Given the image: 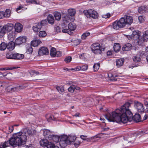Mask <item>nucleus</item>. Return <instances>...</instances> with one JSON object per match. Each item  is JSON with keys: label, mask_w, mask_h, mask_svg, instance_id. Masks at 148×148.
<instances>
[{"label": "nucleus", "mask_w": 148, "mask_h": 148, "mask_svg": "<svg viewBox=\"0 0 148 148\" xmlns=\"http://www.w3.org/2000/svg\"><path fill=\"white\" fill-rule=\"evenodd\" d=\"M100 45L98 43H94L91 46L92 52L95 54H100L101 53Z\"/></svg>", "instance_id": "obj_7"}, {"label": "nucleus", "mask_w": 148, "mask_h": 148, "mask_svg": "<svg viewBox=\"0 0 148 148\" xmlns=\"http://www.w3.org/2000/svg\"><path fill=\"white\" fill-rule=\"evenodd\" d=\"M55 31L57 33L60 32V28L59 26H56L55 27Z\"/></svg>", "instance_id": "obj_53"}, {"label": "nucleus", "mask_w": 148, "mask_h": 148, "mask_svg": "<svg viewBox=\"0 0 148 148\" xmlns=\"http://www.w3.org/2000/svg\"><path fill=\"white\" fill-rule=\"evenodd\" d=\"M56 89L60 93L63 92L64 91V87L62 86H57L56 87Z\"/></svg>", "instance_id": "obj_38"}, {"label": "nucleus", "mask_w": 148, "mask_h": 148, "mask_svg": "<svg viewBox=\"0 0 148 148\" xmlns=\"http://www.w3.org/2000/svg\"><path fill=\"white\" fill-rule=\"evenodd\" d=\"M75 70L76 71H78L80 70H81V66H78L75 69Z\"/></svg>", "instance_id": "obj_60"}, {"label": "nucleus", "mask_w": 148, "mask_h": 148, "mask_svg": "<svg viewBox=\"0 0 148 148\" xmlns=\"http://www.w3.org/2000/svg\"><path fill=\"white\" fill-rule=\"evenodd\" d=\"M56 49L54 48H52L50 50V54L51 56L55 57L56 56Z\"/></svg>", "instance_id": "obj_33"}, {"label": "nucleus", "mask_w": 148, "mask_h": 148, "mask_svg": "<svg viewBox=\"0 0 148 148\" xmlns=\"http://www.w3.org/2000/svg\"><path fill=\"white\" fill-rule=\"evenodd\" d=\"M112 54V52L111 51H108L107 52V54L108 55H111Z\"/></svg>", "instance_id": "obj_64"}, {"label": "nucleus", "mask_w": 148, "mask_h": 148, "mask_svg": "<svg viewBox=\"0 0 148 148\" xmlns=\"http://www.w3.org/2000/svg\"><path fill=\"white\" fill-rule=\"evenodd\" d=\"M81 70L84 71H85L88 69V66L87 64H85L81 66Z\"/></svg>", "instance_id": "obj_44"}, {"label": "nucleus", "mask_w": 148, "mask_h": 148, "mask_svg": "<svg viewBox=\"0 0 148 148\" xmlns=\"http://www.w3.org/2000/svg\"><path fill=\"white\" fill-rule=\"evenodd\" d=\"M9 131L10 132H12L14 130L13 126H11L9 127Z\"/></svg>", "instance_id": "obj_58"}, {"label": "nucleus", "mask_w": 148, "mask_h": 148, "mask_svg": "<svg viewBox=\"0 0 148 148\" xmlns=\"http://www.w3.org/2000/svg\"><path fill=\"white\" fill-rule=\"evenodd\" d=\"M132 45L130 43H127L124 45L122 48L123 51H128L131 49Z\"/></svg>", "instance_id": "obj_21"}, {"label": "nucleus", "mask_w": 148, "mask_h": 148, "mask_svg": "<svg viewBox=\"0 0 148 148\" xmlns=\"http://www.w3.org/2000/svg\"><path fill=\"white\" fill-rule=\"evenodd\" d=\"M143 37L145 40H146V41L148 40V31H146L144 32Z\"/></svg>", "instance_id": "obj_37"}, {"label": "nucleus", "mask_w": 148, "mask_h": 148, "mask_svg": "<svg viewBox=\"0 0 148 148\" xmlns=\"http://www.w3.org/2000/svg\"><path fill=\"white\" fill-rule=\"evenodd\" d=\"M72 58L71 57L68 56L66 57L64 59V61L66 63H69L71 60Z\"/></svg>", "instance_id": "obj_46"}, {"label": "nucleus", "mask_w": 148, "mask_h": 148, "mask_svg": "<svg viewBox=\"0 0 148 148\" xmlns=\"http://www.w3.org/2000/svg\"><path fill=\"white\" fill-rule=\"evenodd\" d=\"M47 20L48 23L51 24H53L54 22V20L53 16L49 14L47 16Z\"/></svg>", "instance_id": "obj_27"}, {"label": "nucleus", "mask_w": 148, "mask_h": 148, "mask_svg": "<svg viewBox=\"0 0 148 148\" xmlns=\"http://www.w3.org/2000/svg\"><path fill=\"white\" fill-rule=\"evenodd\" d=\"M9 143V142L8 141L2 142L0 145V146L2 148H5L8 146Z\"/></svg>", "instance_id": "obj_34"}, {"label": "nucleus", "mask_w": 148, "mask_h": 148, "mask_svg": "<svg viewBox=\"0 0 148 148\" xmlns=\"http://www.w3.org/2000/svg\"><path fill=\"white\" fill-rule=\"evenodd\" d=\"M110 16V13H107L106 14H104L102 15V17L105 18H109Z\"/></svg>", "instance_id": "obj_50"}, {"label": "nucleus", "mask_w": 148, "mask_h": 148, "mask_svg": "<svg viewBox=\"0 0 148 148\" xmlns=\"http://www.w3.org/2000/svg\"><path fill=\"white\" fill-rule=\"evenodd\" d=\"M51 143L49 142L46 139H43L40 141V144L41 146L44 147H46L47 148H51Z\"/></svg>", "instance_id": "obj_12"}, {"label": "nucleus", "mask_w": 148, "mask_h": 148, "mask_svg": "<svg viewBox=\"0 0 148 148\" xmlns=\"http://www.w3.org/2000/svg\"><path fill=\"white\" fill-rule=\"evenodd\" d=\"M147 132H146V131H145L144 130H141V131H140L138 133V135H142L143 134H147Z\"/></svg>", "instance_id": "obj_52"}, {"label": "nucleus", "mask_w": 148, "mask_h": 148, "mask_svg": "<svg viewBox=\"0 0 148 148\" xmlns=\"http://www.w3.org/2000/svg\"><path fill=\"white\" fill-rule=\"evenodd\" d=\"M13 25L8 23L3 26L0 25V38H2L6 33L10 32L13 29Z\"/></svg>", "instance_id": "obj_5"}, {"label": "nucleus", "mask_w": 148, "mask_h": 148, "mask_svg": "<svg viewBox=\"0 0 148 148\" xmlns=\"http://www.w3.org/2000/svg\"><path fill=\"white\" fill-rule=\"evenodd\" d=\"M70 21V18L67 15L65 16L64 18L63 19V23L62 24L61 26L63 29H64L66 27V24L69 23Z\"/></svg>", "instance_id": "obj_16"}, {"label": "nucleus", "mask_w": 148, "mask_h": 148, "mask_svg": "<svg viewBox=\"0 0 148 148\" xmlns=\"http://www.w3.org/2000/svg\"><path fill=\"white\" fill-rule=\"evenodd\" d=\"M24 57V56L23 54L17 53H14V59H22Z\"/></svg>", "instance_id": "obj_26"}, {"label": "nucleus", "mask_w": 148, "mask_h": 148, "mask_svg": "<svg viewBox=\"0 0 148 148\" xmlns=\"http://www.w3.org/2000/svg\"><path fill=\"white\" fill-rule=\"evenodd\" d=\"M134 106L138 113H142L144 112L143 105L141 103L137 101H135Z\"/></svg>", "instance_id": "obj_9"}, {"label": "nucleus", "mask_w": 148, "mask_h": 148, "mask_svg": "<svg viewBox=\"0 0 148 148\" xmlns=\"http://www.w3.org/2000/svg\"><path fill=\"white\" fill-rule=\"evenodd\" d=\"M147 11H148V8L144 6L139 7L138 9V12L140 13H144Z\"/></svg>", "instance_id": "obj_23"}, {"label": "nucleus", "mask_w": 148, "mask_h": 148, "mask_svg": "<svg viewBox=\"0 0 148 148\" xmlns=\"http://www.w3.org/2000/svg\"><path fill=\"white\" fill-rule=\"evenodd\" d=\"M23 8V7L21 6V5H19L18 6V7L16 9V11H18L19 10H21V9L22 8Z\"/></svg>", "instance_id": "obj_62"}, {"label": "nucleus", "mask_w": 148, "mask_h": 148, "mask_svg": "<svg viewBox=\"0 0 148 148\" xmlns=\"http://www.w3.org/2000/svg\"><path fill=\"white\" fill-rule=\"evenodd\" d=\"M6 74H3L2 73L0 72V77H2L3 76H6Z\"/></svg>", "instance_id": "obj_63"}, {"label": "nucleus", "mask_w": 148, "mask_h": 148, "mask_svg": "<svg viewBox=\"0 0 148 148\" xmlns=\"http://www.w3.org/2000/svg\"><path fill=\"white\" fill-rule=\"evenodd\" d=\"M90 33L89 32H86L84 33L82 36V38L83 39H85L86 37L89 36Z\"/></svg>", "instance_id": "obj_43"}, {"label": "nucleus", "mask_w": 148, "mask_h": 148, "mask_svg": "<svg viewBox=\"0 0 148 148\" xmlns=\"http://www.w3.org/2000/svg\"><path fill=\"white\" fill-rule=\"evenodd\" d=\"M76 13L75 10L73 9H69L68 10L69 15L71 16H74Z\"/></svg>", "instance_id": "obj_30"}, {"label": "nucleus", "mask_w": 148, "mask_h": 148, "mask_svg": "<svg viewBox=\"0 0 148 148\" xmlns=\"http://www.w3.org/2000/svg\"><path fill=\"white\" fill-rule=\"evenodd\" d=\"M42 131L43 133V134L44 136H45V137H48L49 139V136H50V135H51V132L49 130L46 129L43 130H42Z\"/></svg>", "instance_id": "obj_25"}, {"label": "nucleus", "mask_w": 148, "mask_h": 148, "mask_svg": "<svg viewBox=\"0 0 148 148\" xmlns=\"http://www.w3.org/2000/svg\"><path fill=\"white\" fill-rule=\"evenodd\" d=\"M140 33V32L138 31H133L132 34L131 35V37L135 35H136L137 34H139Z\"/></svg>", "instance_id": "obj_49"}, {"label": "nucleus", "mask_w": 148, "mask_h": 148, "mask_svg": "<svg viewBox=\"0 0 148 148\" xmlns=\"http://www.w3.org/2000/svg\"><path fill=\"white\" fill-rule=\"evenodd\" d=\"M132 22V17L129 16H125L124 17L121 18L119 20L115 21L113 23V27L114 29L118 30L124 27L127 24L131 25Z\"/></svg>", "instance_id": "obj_3"}, {"label": "nucleus", "mask_w": 148, "mask_h": 148, "mask_svg": "<svg viewBox=\"0 0 148 148\" xmlns=\"http://www.w3.org/2000/svg\"><path fill=\"white\" fill-rule=\"evenodd\" d=\"M39 35L40 37H43L46 36L47 34L45 31H42L39 32Z\"/></svg>", "instance_id": "obj_39"}, {"label": "nucleus", "mask_w": 148, "mask_h": 148, "mask_svg": "<svg viewBox=\"0 0 148 148\" xmlns=\"http://www.w3.org/2000/svg\"><path fill=\"white\" fill-rule=\"evenodd\" d=\"M28 132H27V133H26V134H25L26 137L25 140H24L25 142L23 143H21V144L19 145V148H29V147L27 145H25V144L26 143L27 138L29 136H32L33 135V133L32 131L30 129H28Z\"/></svg>", "instance_id": "obj_10"}, {"label": "nucleus", "mask_w": 148, "mask_h": 148, "mask_svg": "<svg viewBox=\"0 0 148 148\" xmlns=\"http://www.w3.org/2000/svg\"><path fill=\"white\" fill-rule=\"evenodd\" d=\"M28 128L23 129V132H20L14 134L13 137L9 140V142L12 146L18 145L19 146L21 143L25 142L26 136L25 134L28 132Z\"/></svg>", "instance_id": "obj_2"}, {"label": "nucleus", "mask_w": 148, "mask_h": 148, "mask_svg": "<svg viewBox=\"0 0 148 148\" xmlns=\"http://www.w3.org/2000/svg\"><path fill=\"white\" fill-rule=\"evenodd\" d=\"M28 3H34L35 4H38L39 3V2H37V1L35 0L29 1H28Z\"/></svg>", "instance_id": "obj_54"}, {"label": "nucleus", "mask_w": 148, "mask_h": 148, "mask_svg": "<svg viewBox=\"0 0 148 148\" xmlns=\"http://www.w3.org/2000/svg\"><path fill=\"white\" fill-rule=\"evenodd\" d=\"M54 15L56 20L58 21L61 19V15L60 13L58 12H55L54 13Z\"/></svg>", "instance_id": "obj_28"}, {"label": "nucleus", "mask_w": 148, "mask_h": 148, "mask_svg": "<svg viewBox=\"0 0 148 148\" xmlns=\"http://www.w3.org/2000/svg\"><path fill=\"white\" fill-rule=\"evenodd\" d=\"M145 41H146V40H145L143 37H142L141 38H140L138 39V43L139 45H141L142 43Z\"/></svg>", "instance_id": "obj_42"}, {"label": "nucleus", "mask_w": 148, "mask_h": 148, "mask_svg": "<svg viewBox=\"0 0 148 148\" xmlns=\"http://www.w3.org/2000/svg\"><path fill=\"white\" fill-rule=\"evenodd\" d=\"M124 60L123 58L116 59V65L118 68L120 67L123 65Z\"/></svg>", "instance_id": "obj_17"}, {"label": "nucleus", "mask_w": 148, "mask_h": 148, "mask_svg": "<svg viewBox=\"0 0 148 148\" xmlns=\"http://www.w3.org/2000/svg\"><path fill=\"white\" fill-rule=\"evenodd\" d=\"M7 48V44L4 42H2L0 44V50H4Z\"/></svg>", "instance_id": "obj_32"}, {"label": "nucleus", "mask_w": 148, "mask_h": 148, "mask_svg": "<svg viewBox=\"0 0 148 148\" xmlns=\"http://www.w3.org/2000/svg\"><path fill=\"white\" fill-rule=\"evenodd\" d=\"M33 29L35 32H38L40 30L41 28V26L40 25V23H36L33 27Z\"/></svg>", "instance_id": "obj_18"}, {"label": "nucleus", "mask_w": 148, "mask_h": 148, "mask_svg": "<svg viewBox=\"0 0 148 148\" xmlns=\"http://www.w3.org/2000/svg\"><path fill=\"white\" fill-rule=\"evenodd\" d=\"M121 48L119 44L118 43H115L114 46V51L116 52L119 51Z\"/></svg>", "instance_id": "obj_29"}, {"label": "nucleus", "mask_w": 148, "mask_h": 148, "mask_svg": "<svg viewBox=\"0 0 148 148\" xmlns=\"http://www.w3.org/2000/svg\"><path fill=\"white\" fill-rule=\"evenodd\" d=\"M68 29H66L62 30V32L68 33L70 31L74 30L76 28V26L74 23H70L68 25Z\"/></svg>", "instance_id": "obj_11"}, {"label": "nucleus", "mask_w": 148, "mask_h": 148, "mask_svg": "<svg viewBox=\"0 0 148 148\" xmlns=\"http://www.w3.org/2000/svg\"><path fill=\"white\" fill-rule=\"evenodd\" d=\"M80 137L82 139L85 140H86V138L87 137V136L82 135L80 136Z\"/></svg>", "instance_id": "obj_59"}, {"label": "nucleus", "mask_w": 148, "mask_h": 148, "mask_svg": "<svg viewBox=\"0 0 148 148\" xmlns=\"http://www.w3.org/2000/svg\"><path fill=\"white\" fill-rule=\"evenodd\" d=\"M4 12H0V19H2L4 17Z\"/></svg>", "instance_id": "obj_56"}, {"label": "nucleus", "mask_w": 148, "mask_h": 148, "mask_svg": "<svg viewBox=\"0 0 148 148\" xmlns=\"http://www.w3.org/2000/svg\"><path fill=\"white\" fill-rule=\"evenodd\" d=\"M84 14L87 18L91 17L94 19L97 18L98 17V14L95 10L91 9L87 10H85L84 11Z\"/></svg>", "instance_id": "obj_6"}, {"label": "nucleus", "mask_w": 148, "mask_h": 148, "mask_svg": "<svg viewBox=\"0 0 148 148\" xmlns=\"http://www.w3.org/2000/svg\"><path fill=\"white\" fill-rule=\"evenodd\" d=\"M140 33L137 34L136 35H135L134 36H132L131 37V38H132L134 40H136L137 39H138L139 37L140 36Z\"/></svg>", "instance_id": "obj_45"}, {"label": "nucleus", "mask_w": 148, "mask_h": 148, "mask_svg": "<svg viewBox=\"0 0 148 148\" xmlns=\"http://www.w3.org/2000/svg\"><path fill=\"white\" fill-rule=\"evenodd\" d=\"M68 90L69 92L71 93H73L74 92V86H71L68 88Z\"/></svg>", "instance_id": "obj_47"}, {"label": "nucleus", "mask_w": 148, "mask_h": 148, "mask_svg": "<svg viewBox=\"0 0 148 148\" xmlns=\"http://www.w3.org/2000/svg\"><path fill=\"white\" fill-rule=\"evenodd\" d=\"M46 117L47 120L49 122L51 120H54V117L52 115L49 114Z\"/></svg>", "instance_id": "obj_41"}, {"label": "nucleus", "mask_w": 148, "mask_h": 148, "mask_svg": "<svg viewBox=\"0 0 148 148\" xmlns=\"http://www.w3.org/2000/svg\"><path fill=\"white\" fill-rule=\"evenodd\" d=\"M14 53H8L6 54V58L9 59H14Z\"/></svg>", "instance_id": "obj_36"}, {"label": "nucleus", "mask_w": 148, "mask_h": 148, "mask_svg": "<svg viewBox=\"0 0 148 148\" xmlns=\"http://www.w3.org/2000/svg\"><path fill=\"white\" fill-rule=\"evenodd\" d=\"M56 56L57 57H60L62 55V53L61 51H56Z\"/></svg>", "instance_id": "obj_48"}, {"label": "nucleus", "mask_w": 148, "mask_h": 148, "mask_svg": "<svg viewBox=\"0 0 148 148\" xmlns=\"http://www.w3.org/2000/svg\"><path fill=\"white\" fill-rule=\"evenodd\" d=\"M40 24V25L41 26V28L42 29H46L47 27V20L45 19L42 21Z\"/></svg>", "instance_id": "obj_22"}, {"label": "nucleus", "mask_w": 148, "mask_h": 148, "mask_svg": "<svg viewBox=\"0 0 148 148\" xmlns=\"http://www.w3.org/2000/svg\"><path fill=\"white\" fill-rule=\"evenodd\" d=\"M100 66V63H99L95 64L93 66L94 71H97L99 69Z\"/></svg>", "instance_id": "obj_31"}, {"label": "nucleus", "mask_w": 148, "mask_h": 148, "mask_svg": "<svg viewBox=\"0 0 148 148\" xmlns=\"http://www.w3.org/2000/svg\"><path fill=\"white\" fill-rule=\"evenodd\" d=\"M7 49L9 51L12 50L15 47V43L12 41L9 42L7 45Z\"/></svg>", "instance_id": "obj_19"}, {"label": "nucleus", "mask_w": 148, "mask_h": 148, "mask_svg": "<svg viewBox=\"0 0 148 148\" xmlns=\"http://www.w3.org/2000/svg\"><path fill=\"white\" fill-rule=\"evenodd\" d=\"M97 138V135L95 136H94L92 137H91V138H88V140H90L91 139H95V138Z\"/></svg>", "instance_id": "obj_61"}, {"label": "nucleus", "mask_w": 148, "mask_h": 148, "mask_svg": "<svg viewBox=\"0 0 148 148\" xmlns=\"http://www.w3.org/2000/svg\"><path fill=\"white\" fill-rule=\"evenodd\" d=\"M23 28V25L19 23H16L14 26V28L15 31L18 32H20L22 30Z\"/></svg>", "instance_id": "obj_15"}, {"label": "nucleus", "mask_w": 148, "mask_h": 148, "mask_svg": "<svg viewBox=\"0 0 148 148\" xmlns=\"http://www.w3.org/2000/svg\"><path fill=\"white\" fill-rule=\"evenodd\" d=\"M41 43L39 40H35L32 41L31 42V45L34 47H36Z\"/></svg>", "instance_id": "obj_24"}, {"label": "nucleus", "mask_w": 148, "mask_h": 148, "mask_svg": "<svg viewBox=\"0 0 148 148\" xmlns=\"http://www.w3.org/2000/svg\"><path fill=\"white\" fill-rule=\"evenodd\" d=\"M133 60L134 62H139L141 61V59L139 56H134L133 58Z\"/></svg>", "instance_id": "obj_40"}, {"label": "nucleus", "mask_w": 148, "mask_h": 148, "mask_svg": "<svg viewBox=\"0 0 148 148\" xmlns=\"http://www.w3.org/2000/svg\"><path fill=\"white\" fill-rule=\"evenodd\" d=\"M146 114L144 116V120H145L147 119L148 118V108L147 110H146Z\"/></svg>", "instance_id": "obj_55"}, {"label": "nucleus", "mask_w": 148, "mask_h": 148, "mask_svg": "<svg viewBox=\"0 0 148 148\" xmlns=\"http://www.w3.org/2000/svg\"><path fill=\"white\" fill-rule=\"evenodd\" d=\"M48 53V50L46 47H42L40 49H39L38 51V54L40 56L47 55Z\"/></svg>", "instance_id": "obj_14"}, {"label": "nucleus", "mask_w": 148, "mask_h": 148, "mask_svg": "<svg viewBox=\"0 0 148 148\" xmlns=\"http://www.w3.org/2000/svg\"><path fill=\"white\" fill-rule=\"evenodd\" d=\"M59 137L57 136H54L53 135H50L49 137V140H52L53 142L56 143H58L59 140Z\"/></svg>", "instance_id": "obj_20"}, {"label": "nucleus", "mask_w": 148, "mask_h": 148, "mask_svg": "<svg viewBox=\"0 0 148 148\" xmlns=\"http://www.w3.org/2000/svg\"><path fill=\"white\" fill-rule=\"evenodd\" d=\"M138 19L140 22V23L143 22L144 21V19L142 16H139Z\"/></svg>", "instance_id": "obj_51"}, {"label": "nucleus", "mask_w": 148, "mask_h": 148, "mask_svg": "<svg viewBox=\"0 0 148 148\" xmlns=\"http://www.w3.org/2000/svg\"><path fill=\"white\" fill-rule=\"evenodd\" d=\"M26 86H25V85L21 86H16L13 87L11 86H9L7 88V90L8 92L10 91H18L21 90L24 88Z\"/></svg>", "instance_id": "obj_8"}, {"label": "nucleus", "mask_w": 148, "mask_h": 148, "mask_svg": "<svg viewBox=\"0 0 148 148\" xmlns=\"http://www.w3.org/2000/svg\"><path fill=\"white\" fill-rule=\"evenodd\" d=\"M81 144V142L79 141L76 142V143H74V145H75L76 147H78L79 145Z\"/></svg>", "instance_id": "obj_57"}, {"label": "nucleus", "mask_w": 148, "mask_h": 148, "mask_svg": "<svg viewBox=\"0 0 148 148\" xmlns=\"http://www.w3.org/2000/svg\"><path fill=\"white\" fill-rule=\"evenodd\" d=\"M27 38L25 36H20L17 38L15 40V43L16 45H19L26 41Z\"/></svg>", "instance_id": "obj_13"}, {"label": "nucleus", "mask_w": 148, "mask_h": 148, "mask_svg": "<svg viewBox=\"0 0 148 148\" xmlns=\"http://www.w3.org/2000/svg\"><path fill=\"white\" fill-rule=\"evenodd\" d=\"M131 104L126 103L121 108V110L116 109L111 113H108L105 116V118L110 121L116 122L121 123H125L131 122L133 119L138 122L141 121L140 116L139 114H135L133 116L129 109Z\"/></svg>", "instance_id": "obj_1"}, {"label": "nucleus", "mask_w": 148, "mask_h": 148, "mask_svg": "<svg viewBox=\"0 0 148 148\" xmlns=\"http://www.w3.org/2000/svg\"><path fill=\"white\" fill-rule=\"evenodd\" d=\"M3 14L4 15V17H9L10 14V11L9 9H6L5 12H4Z\"/></svg>", "instance_id": "obj_35"}, {"label": "nucleus", "mask_w": 148, "mask_h": 148, "mask_svg": "<svg viewBox=\"0 0 148 148\" xmlns=\"http://www.w3.org/2000/svg\"><path fill=\"white\" fill-rule=\"evenodd\" d=\"M76 137L75 135H71L68 136L66 135L62 136L60 141V145L62 148H65L67 144H71L76 139Z\"/></svg>", "instance_id": "obj_4"}]
</instances>
